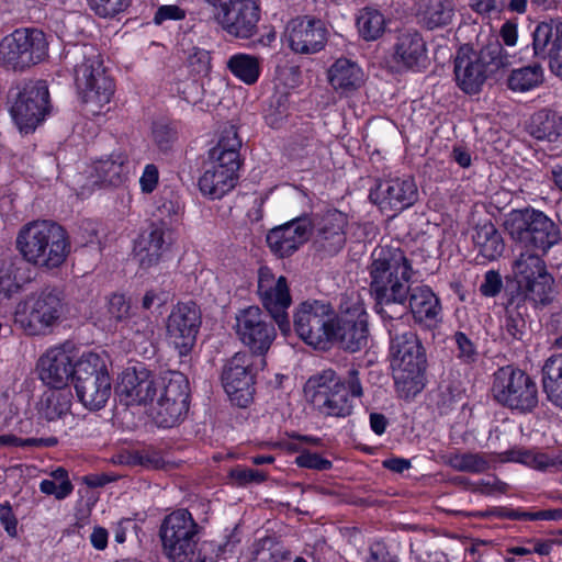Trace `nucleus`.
I'll list each match as a JSON object with an SVG mask.
<instances>
[{
  "instance_id": "1",
  "label": "nucleus",
  "mask_w": 562,
  "mask_h": 562,
  "mask_svg": "<svg viewBox=\"0 0 562 562\" xmlns=\"http://www.w3.org/2000/svg\"><path fill=\"white\" fill-rule=\"evenodd\" d=\"M116 394L125 405H149V412L160 427H172L189 407V382L176 371L153 374L144 367L124 370Z\"/></svg>"
},
{
  "instance_id": "2",
  "label": "nucleus",
  "mask_w": 562,
  "mask_h": 562,
  "mask_svg": "<svg viewBox=\"0 0 562 562\" xmlns=\"http://www.w3.org/2000/svg\"><path fill=\"white\" fill-rule=\"evenodd\" d=\"M387 330L391 337L392 370L396 391L402 397L418 394L423 384L426 358L416 334L401 319L392 321Z\"/></svg>"
},
{
  "instance_id": "3",
  "label": "nucleus",
  "mask_w": 562,
  "mask_h": 562,
  "mask_svg": "<svg viewBox=\"0 0 562 562\" xmlns=\"http://www.w3.org/2000/svg\"><path fill=\"white\" fill-rule=\"evenodd\" d=\"M304 394L318 414L344 418L353 409L350 396L360 397L363 391L356 370H350L347 379H341L334 370L327 369L306 381Z\"/></svg>"
},
{
  "instance_id": "4",
  "label": "nucleus",
  "mask_w": 562,
  "mask_h": 562,
  "mask_svg": "<svg viewBox=\"0 0 562 562\" xmlns=\"http://www.w3.org/2000/svg\"><path fill=\"white\" fill-rule=\"evenodd\" d=\"M71 54L77 60L75 85L85 111L101 114L114 94V83L105 71L101 55L90 44L76 45Z\"/></svg>"
},
{
  "instance_id": "5",
  "label": "nucleus",
  "mask_w": 562,
  "mask_h": 562,
  "mask_svg": "<svg viewBox=\"0 0 562 562\" xmlns=\"http://www.w3.org/2000/svg\"><path fill=\"white\" fill-rule=\"evenodd\" d=\"M370 286L379 305L405 302L412 267L400 248L379 246L371 254Z\"/></svg>"
},
{
  "instance_id": "6",
  "label": "nucleus",
  "mask_w": 562,
  "mask_h": 562,
  "mask_svg": "<svg viewBox=\"0 0 562 562\" xmlns=\"http://www.w3.org/2000/svg\"><path fill=\"white\" fill-rule=\"evenodd\" d=\"M16 247L27 262L43 269L60 267L70 252L66 231L52 221L24 226L16 237Z\"/></svg>"
},
{
  "instance_id": "7",
  "label": "nucleus",
  "mask_w": 562,
  "mask_h": 562,
  "mask_svg": "<svg viewBox=\"0 0 562 562\" xmlns=\"http://www.w3.org/2000/svg\"><path fill=\"white\" fill-rule=\"evenodd\" d=\"M514 58V55L503 48L496 36L488 37L479 53L463 45L458 49L454 59L457 85L465 93H476L490 75L512 66Z\"/></svg>"
},
{
  "instance_id": "8",
  "label": "nucleus",
  "mask_w": 562,
  "mask_h": 562,
  "mask_svg": "<svg viewBox=\"0 0 562 562\" xmlns=\"http://www.w3.org/2000/svg\"><path fill=\"white\" fill-rule=\"evenodd\" d=\"M512 241L524 251L546 255L560 240V231L543 212L526 207L512 210L503 223Z\"/></svg>"
},
{
  "instance_id": "9",
  "label": "nucleus",
  "mask_w": 562,
  "mask_h": 562,
  "mask_svg": "<svg viewBox=\"0 0 562 562\" xmlns=\"http://www.w3.org/2000/svg\"><path fill=\"white\" fill-rule=\"evenodd\" d=\"M65 304L55 289H43L20 301L14 311V322L27 335L45 336L60 323Z\"/></svg>"
},
{
  "instance_id": "10",
  "label": "nucleus",
  "mask_w": 562,
  "mask_h": 562,
  "mask_svg": "<svg viewBox=\"0 0 562 562\" xmlns=\"http://www.w3.org/2000/svg\"><path fill=\"white\" fill-rule=\"evenodd\" d=\"M75 390L87 409L99 411L105 406L112 390L105 358L94 352L82 353L77 360Z\"/></svg>"
},
{
  "instance_id": "11",
  "label": "nucleus",
  "mask_w": 562,
  "mask_h": 562,
  "mask_svg": "<svg viewBox=\"0 0 562 562\" xmlns=\"http://www.w3.org/2000/svg\"><path fill=\"white\" fill-rule=\"evenodd\" d=\"M512 273L517 291L525 300L541 305L551 301L554 278L539 254L520 251L513 261Z\"/></svg>"
},
{
  "instance_id": "12",
  "label": "nucleus",
  "mask_w": 562,
  "mask_h": 562,
  "mask_svg": "<svg viewBox=\"0 0 562 562\" xmlns=\"http://www.w3.org/2000/svg\"><path fill=\"white\" fill-rule=\"evenodd\" d=\"M48 38L38 29H18L0 41V63L13 69H25L48 56Z\"/></svg>"
},
{
  "instance_id": "13",
  "label": "nucleus",
  "mask_w": 562,
  "mask_h": 562,
  "mask_svg": "<svg viewBox=\"0 0 562 562\" xmlns=\"http://www.w3.org/2000/svg\"><path fill=\"white\" fill-rule=\"evenodd\" d=\"M492 393L498 403L519 413H529L538 405L536 382L512 366L503 367L494 373Z\"/></svg>"
},
{
  "instance_id": "14",
  "label": "nucleus",
  "mask_w": 562,
  "mask_h": 562,
  "mask_svg": "<svg viewBox=\"0 0 562 562\" xmlns=\"http://www.w3.org/2000/svg\"><path fill=\"white\" fill-rule=\"evenodd\" d=\"M198 525L186 509L168 515L159 530L162 552L171 562H191L195 555Z\"/></svg>"
},
{
  "instance_id": "15",
  "label": "nucleus",
  "mask_w": 562,
  "mask_h": 562,
  "mask_svg": "<svg viewBox=\"0 0 562 562\" xmlns=\"http://www.w3.org/2000/svg\"><path fill=\"white\" fill-rule=\"evenodd\" d=\"M214 9V20L228 35L247 40L260 21V0H206Z\"/></svg>"
},
{
  "instance_id": "16",
  "label": "nucleus",
  "mask_w": 562,
  "mask_h": 562,
  "mask_svg": "<svg viewBox=\"0 0 562 562\" xmlns=\"http://www.w3.org/2000/svg\"><path fill=\"white\" fill-rule=\"evenodd\" d=\"M239 167L238 153L220 146L210 150L203 175L199 179V188L210 199H221L236 183Z\"/></svg>"
},
{
  "instance_id": "17",
  "label": "nucleus",
  "mask_w": 562,
  "mask_h": 562,
  "mask_svg": "<svg viewBox=\"0 0 562 562\" xmlns=\"http://www.w3.org/2000/svg\"><path fill=\"white\" fill-rule=\"evenodd\" d=\"M333 321L335 313L331 306L322 301L303 302L294 314V327L300 338L319 349H325L330 341Z\"/></svg>"
},
{
  "instance_id": "18",
  "label": "nucleus",
  "mask_w": 562,
  "mask_h": 562,
  "mask_svg": "<svg viewBox=\"0 0 562 562\" xmlns=\"http://www.w3.org/2000/svg\"><path fill=\"white\" fill-rule=\"evenodd\" d=\"M234 329L239 340L258 356L266 355L277 337L273 324L258 306L239 310Z\"/></svg>"
},
{
  "instance_id": "19",
  "label": "nucleus",
  "mask_w": 562,
  "mask_h": 562,
  "mask_svg": "<svg viewBox=\"0 0 562 562\" xmlns=\"http://www.w3.org/2000/svg\"><path fill=\"white\" fill-rule=\"evenodd\" d=\"M49 92L45 82L26 83L11 108V115L22 133H32L48 113Z\"/></svg>"
},
{
  "instance_id": "20",
  "label": "nucleus",
  "mask_w": 562,
  "mask_h": 562,
  "mask_svg": "<svg viewBox=\"0 0 562 562\" xmlns=\"http://www.w3.org/2000/svg\"><path fill=\"white\" fill-rule=\"evenodd\" d=\"M259 299L274 319L282 333L290 330L288 308L292 303L286 279L276 277L268 267H261L258 271Z\"/></svg>"
},
{
  "instance_id": "21",
  "label": "nucleus",
  "mask_w": 562,
  "mask_h": 562,
  "mask_svg": "<svg viewBox=\"0 0 562 562\" xmlns=\"http://www.w3.org/2000/svg\"><path fill=\"white\" fill-rule=\"evenodd\" d=\"M252 357L246 352H236L223 368V387L229 400L239 407H246L252 400Z\"/></svg>"
},
{
  "instance_id": "22",
  "label": "nucleus",
  "mask_w": 562,
  "mask_h": 562,
  "mask_svg": "<svg viewBox=\"0 0 562 562\" xmlns=\"http://www.w3.org/2000/svg\"><path fill=\"white\" fill-rule=\"evenodd\" d=\"M201 326V312L192 303L177 304L167 321V337L180 356H187L195 345Z\"/></svg>"
},
{
  "instance_id": "23",
  "label": "nucleus",
  "mask_w": 562,
  "mask_h": 562,
  "mask_svg": "<svg viewBox=\"0 0 562 562\" xmlns=\"http://www.w3.org/2000/svg\"><path fill=\"white\" fill-rule=\"evenodd\" d=\"M75 347L70 342L49 348L37 362L40 379L53 389H63L69 379L76 378Z\"/></svg>"
},
{
  "instance_id": "24",
  "label": "nucleus",
  "mask_w": 562,
  "mask_h": 562,
  "mask_svg": "<svg viewBox=\"0 0 562 562\" xmlns=\"http://www.w3.org/2000/svg\"><path fill=\"white\" fill-rule=\"evenodd\" d=\"M369 198L382 212L397 213L418 200V189L412 177L390 178L379 181Z\"/></svg>"
},
{
  "instance_id": "25",
  "label": "nucleus",
  "mask_w": 562,
  "mask_h": 562,
  "mask_svg": "<svg viewBox=\"0 0 562 562\" xmlns=\"http://www.w3.org/2000/svg\"><path fill=\"white\" fill-rule=\"evenodd\" d=\"M285 40L296 54H315L326 43V29L321 20L302 16L291 20L285 29Z\"/></svg>"
},
{
  "instance_id": "26",
  "label": "nucleus",
  "mask_w": 562,
  "mask_h": 562,
  "mask_svg": "<svg viewBox=\"0 0 562 562\" xmlns=\"http://www.w3.org/2000/svg\"><path fill=\"white\" fill-rule=\"evenodd\" d=\"M311 231V221L307 217H297L270 229L267 243L278 257H289L308 240Z\"/></svg>"
},
{
  "instance_id": "27",
  "label": "nucleus",
  "mask_w": 562,
  "mask_h": 562,
  "mask_svg": "<svg viewBox=\"0 0 562 562\" xmlns=\"http://www.w3.org/2000/svg\"><path fill=\"white\" fill-rule=\"evenodd\" d=\"M427 61L426 43L415 30L397 34L391 54L390 67L395 70L419 69Z\"/></svg>"
},
{
  "instance_id": "28",
  "label": "nucleus",
  "mask_w": 562,
  "mask_h": 562,
  "mask_svg": "<svg viewBox=\"0 0 562 562\" xmlns=\"http://www.w3.org/2000/svg\"><path fill=\"white\" fill-rule=\"evenodd\" d=\"M347 223V217L341 212L334 211L324 215L315 227V248L327 255L341 250L346 244Z\"/></svg>"
},
{
  "instance_id": "29",
  "label": "nucleus",
  "mask_w": 562,
  "mask_h": 562,
  "mask_svg": "<svg viewBox=\"0 0 562 562\" xmlns=\"http://www.w3.org/2000/svg\"><path fill=\"white\" fill-rule=\"evenodd\" d=\"M331 340L340 342L346 350L355 352L367 342V321L363 313L348 312L342 315H335L331 323Z\"/></svg>"
},
{
  "instance_id": "30",
  "label": "nucleus",
  "mask_w": 562,
  "mask_h": 562,
  "mask_svg": "<svg viewBox=\"0 0 562 562\" xmlns=\"http://www.w3.org/2000/svg\"><path fill=\"white\" fill-rule=\"evenodd\" d=\"M131 172V161L122 149H115L110 155L95 160L91 166L94 181L105 186H120L127 180Z\"/></svg>"
},
{
  "instance_id": "31",
  "label": "nucleus",
  "mask_w": 562,
  "mask_h": 562,
  "mask_svg": "<svg viewBox=\"0 0 562 562\" xmlns=\"http://www.w3.org/2000/svg\"><path fill=\"white\" fill-rule=\"evenodd\" d=\"M330 87L339 94L347 95L358 90L364 82L361 67L348 58H338L327 70Z\"/></svg>"
},
{
  "instance_id": "32",
  "label": "nucleus",
  "mask_w": 562,
  "mask_h": 562,
  "mask_svg": "<svg viewBox=\"0 0 562 562\" xmlns=\"http://www.w3.org/2000/svg\"><path fill=\"white\" fill-rule=\"evenodd\" d=\"M409 308L415 321L428 327L440 321L441 306L429 286L417 285L411 290Z\"/></svg>"
},
{
  "instance_id": "33",
  "label": "nucleus",
  "mask_w": 562,
  "mask_h": 562,
  "mask_svg": "<svg viewBox=\"0 0 562 562\" xmlns=\"http://www.w3.org/2000/svg\"><path fill=\"white\" fill-rule=\"evenodd\" d=\"M165 235V227L155 225L147 235L140 236L136 241L134 255L139 269L148 271L159 263L166 244Z\"/></svg>"
},
{
  "instance_id": "34",
  "label": "nucleus",
  "mask_w": 562,
  "mask_h": 562,
  "mask_svg": "<svg viewBox=\"0 0 562 562\" xmlns=\"http://www.w3.org/2000/svg\"><path fill=\"white\" fill-rule=\"evenodd\" d=\"M473 243L479 256L488 261L501 257L505 249L501 233L491 222H484L475 226Z\"/></svg>"
},
{
  "instance_id": "35",
  "label": "nucleus",
  "mask_w": 562,
  "mask_h": 562,
  "mask_svg": "<svg viewBox=\"0 0 562 562\" xmlns=\"http://www.w3.org/2000/svg\"><path fill=\"white\" fill-rule=\"evenodd\" d=\"M529 133L539 140L561 143L562 115L550 110H541L535 113L530 121Z\"/></svg>"
},
{
  "instance_id": "36",
  "label": "nucleus",
  "mask_w": 562,
  "mask_h": 562,
  "mask_svg": "<svg viewBox=\"0 0 562 562\" xmlns=\"http://www.w3.org/2000/svg\"><path fill=\"white\" fill-rule=\"evenodd\" d=\"M541 382L547 400L554 407L562 409V355L546 360Z\"/></svg>"
},
{
  "instance_id": "37",
  "label": "nucleus",
  "mask_w": 562,
  "mask_h": 562,
  "mask_svg": "<svg viewBox=\"0 0 562 562\" xmlns=\"http://www.w3.org/2000/svg\"><path fill=\"white\" fill-rule=\"evenodd\" d=\"M227 68L238 80L245 85H255L261 74V60L259 57L237 53L232 55L227 60Z\"/></svg>"
},
{
  "instance_id": "38",
  "label": "nucleus",
  "mask_w": 562,
  "mask_h": 562,
  "mask_svg": "<svg viewBox=\"0 0 562 562\" xmlns=\"http://www.w3.org/2000/svg\"><path fill=\"white\" fill-rule=\"evenodd\" d=\"M71 393L69 390L56 389L44 393L38 412L47 420L63 418L70 411Z\"/></svg>"
},
{
  "instance_id": "39",
  "label": "nucleus",
  "mask_w": 562,
  "mask_h": 562,
  "mask_svg": "<svg viewBox=\"0 0 562 562\" xmlns=\"http://www.w3.org/2000/svg\"><path fill=\"white\" fill-rule=\"evenodd\" d=\"M419 15L424 25L432 30L451 23L454 9L449 0H426Z\"/></svg>"
},
{
  "instance_id": "40",
  "label": "nucleus",
  "mask_w": 562,
  "mask_h": 562,
  "mask_svg": "<svg viewBox=\"0 0 562 562\" xmlns=\"http://www.w3.org/2000/svg\"><path fill=\"white\" fill-rule=\"evenodd\" d=\"M26 268L21 261H5L0 266V299L10 297L29 281Z\"/></svg>"
},
{
  "instance_id": "41",
  "label": "nucleus",
  "mask_w": 562,
  "mask_h": 562,
  "mask_svg": "<svg viewBox=\"0 0 562 562\" xmlns=\"http://www.w3.org/2000/svg\"><path fill=\"white\" fill-rule=\"evenodd\" d=\"M357 29L364 41H375L383 35L386 29L384 14L372 7L361 9L357 14Z\"/></svg>"
},
{
  "instance_id": "42",
  "label": "nucleus",
  "mask_w": 562,
  "mask_h": 562,
  "mask_svg": "<svg viewBox=\"0 0 562 562\" xmlns=\"http://www.w3.org/2000/svg\"><path fill=\"white\" fill-rule=\"evenodd\" d=\"M509 460L522 463L539 471L550 469L562 471V454H548L530 450H518L512 452Z\"/></svg>"
},
{
  "instance_id": "43",
  "label": "nucleus",
  "mask_w": 562,
  "mask_h": 562,
  "mask_svg": "<svg viewBox=\"0 0 562 562\" xmlns=\"http://www.w3.org/2000/svg\"><path fill=\"white\" fill-rule=\"evenodd\" d=\"M543 79L542 68L538 65L514 70L508 78V87L514 91H528Z\"/></svg>"
},
{
  "instance_id": "44",
  "label": "nucleus",
  "mask_w": 562,
  "mask_h": 562,
  "mask_svg": "<svg viewBox=\"0 0 562 562\" xmlns=\"http://www.w3.org/2000/svg\"><path fill=\"white\" fill-rule=\"evenodd\" d=\"M155 333V326L149 317L139 316L128 323L127 337L134 348L139 352H146L145 344L151 341Z\"/></svg>"
},
{
  "instance_id": "45",
  "label": "nucleus",
  "mask_w": 562,
  "mask_h": 562,
  "mask_svg": "<svg viewBox=\"0 0 562 562\" xmlns=\"http://www.w3.org/2000/svg\"><path fill=\"white\" fill-rule=\"evenodd\" d=\"M447 463L461 472L480 473L488 468V461L479 453L457 452L448 457Z\"/></svg>"
},
{
  "instance_id": "46",
  "label": "nucleus",
  "mask_w": 562,
  "mask_h": 562,
  "mask_svg": "<svg viewBox=\"0 0 562 562\" xmlns=\"http://www.w3.org/2000/svg\"><path fill=\"white\" fill-rule=\"evenodd\" d=\"M561 25H557L555 27L550 23L542 22L538 24L532 33L533 37V52L536 56H544L547 53V47L549 43L557 38V29Z\"/></svg>"
},
{
  "instance_id": "47",
  "label": "nucleus",
  "mask_w": 562,
  "mask_h": 562,
  "mask_svg": "<svg viewBox=\"0 0 562 562\" xmlns=\"http://www.w3.org/2000/svg\"><path fill=\"white\" fill-rule=\"evenodd\" d=\"M131 0H89L90 8L100 16L110 18L124 11Z\"/></svg>"
},
{
  "instance_id": "48",
  "label": "nucleus",
  "mask_w": 562,
  "mask_h": 562,
  "mask_svg": "<svg viewBox=\"0 0 562 562\" xmlns=\"http://www.w3.org/2000/svg\"><path fill=\"white\" fill-rule=\"evenodd\" d=\"M235 484L244 486L250 483H262L267 480V473L259 470L237 467L229 473Z\"/></svg>"
},
{
  "instance_id": "49",
  "label": "nucleus",
  "mask_w": 562,
  "mask_h": 562,
  "mask_svg": "<svg viewBox=\"0 0 562 562\" xmlns=\"http://www.w3.org/2000/svg\"><path fill=\"white\" fill-rule=\"evenodd\" d=\"M71 482L58 483L53 480H43L40 483V491L46 495H53L56 499H65L72 493Z\"/></svg>"
},
{
  "instance_id": "50",
  "label": "nucleus",
  "mask_w": 562,
  "mask_h": 562,
  "mask_svg": "<svg viewBox=\"0 0 562 562\" xmlns=\"http://www.w3.org/2000/svg\"><path fill=\"white\" fill-rule=\"evenodd\" d=\"M296 464L301 468H308L315 470H328L331 468V462L327 459L322 458L317 453L310 451L302 452L296 457Z\"/></svg>"
},
{
  "instance_id": "51",
  "label": "nucleus",
  "mask_w": 562,
  "mask_h": 562,
  "mask_svg": "<svg viewBox=\"0 0 562 562\" xmlns=\"http://www.w3.org/2000/svg\"><path fill=\"white\" fill-rule=\"evenodd\" d=\"M288 116V108L285 102L279 98L276 104L271 103L270 108L266 111L265 120L267 124L273 128H278L285 117Z\"/></svg>"
},
{
  "instance_id": "52",
  "label": "nucleus",
  "mask_w": 562,
  "mask_h": 562,
  "mask_svg": "<svg viewBox=\"0 0 562 562\" xmlns=\"http://www.w3.org/2000/svg\"><path fill=\"white\" fill-rule=\"evenodd\" d=\"M454 340L458 347V358L464 362H474L476 360V350L473 342L465 336V334L459 331L454 335Z\"/></svg>"
},
{
  "instance_id": "53",
  "label": "nucleus",
  "mask_w": 562,
  "mask_h": 562,
  "mask_svg": "<svg viewBox=\"0 0 562 562\" xmlns=\"http://www.w3.org/2000/svg\"><path fill=\"white\" fill-rule=\"evenodd\" d=\"M130 304L123 294H113L108 301V313L111 318L122 321L128 314Z\"/></svg>"
},
{
  "instance_id": "54",
  "label": "nucleus",
  "mask_w": 562,
  "mask_h": 562,
  "mask_svg": "<svg viewBox=\"0 0 562 562\" xmlns=\"http://www.w3.org/2000/svg\"><path fill=\"white\" fill-rule=\"evenodd\" d=\"M550 68L558 77L562 78V24L557 29V38L552 42Z\"/></svg>"
},
{
  "instance_id": "55",
  "label": "nucleus",
  "mask_w": 562,
  "mask_h": 562,
  "mask_svg": "<svg viewBox=\"0 0 562 562\" xmlns=\"http://www.w3.org/2000/svg\"><path fill=\"white\" fill-rule=\"evenodd\" d=\"M211 57L209 52L201 48H193L188 58L189 67L196 74L207 72L210 68Z\"/></svg>"
},
{
  "instance_id": "56",
  "label": "nucleus",
  "mask_w": 562,
  "mask_h": 562,
  "mask_svg": "<svg viewBox=\"0 0 562 562\" xmlns=\"http://www.w3.org/2000/svg\"><path fill=\"white\" fill-rule=\"evenodd\" d=\"M158 180H159L158 168L153 164L146 165L143 170V173L139 178V186H140L142 191L145 193L153 192L158 184Z\"/></svg>"
},
{
  "instance_id": "57",
  "label": "nucleus",
  "mask_w": 562,
  "mask_h": 562,
  "mask_svg": "<svg viewBox=\"0 0 562 562\" xmlns=\"http://www.w3.org/2000/svg\"><path fill=\"white\" fill-rule=\"evenodd\" d=\"M184 16V11L180 9L178 5H161L157 9L155 13L154 22L159 25L168 20H182Z\"/></svg>"
},
{
  "instance_id": "58",
  "label": "nucleus",
  "mask_w": 562,
  "mask_h": 562,
  "mask_svg": "<svg viewBox=\"0 0 562 562\" xmlns=\"http://www.w3.org/2000/svg\"><path fill=\"white\" fill-rule=\"evenodd\" d=\"M508 315L505 318L504 327L507 335L513 339H519L525 329V321L520 314L513 315L507 310Z\"/></svg>"
},
{
  "instance_id": "59",
  "label": "nucleus",
  "mask_w": 562,
  "mask_h": 562,
  "mask_svg": "<svg viewBox=\"0 0 562 562\" xmlns=\"http://www.w3.org/2000/svg\"><path fill=\"white\" fill-rule=\"evenodd\" d=\"M502 288V280L497 272L487 271L484 281L480 286V291L485 296H495Z\"/></svg>"
},
{
  "instance_id": "60",
  "label": "nucleus",
  "mask_w": 562,
  "mask_h": 562,
  "mask_svg": "<svg viewBox=\"0 0 562 562\" xmlns=\"http://www.w3.org/2000/svg\"><path fill=\"white\" fill-rule=\"evenodd\" d=\"M153 138L158 148L165 151L173 139V133L167 125L157 124L153 128Z\"/></svg>"
},
{
  "instance_id": "61",
  "label": "nucleus",
  "mask_w": 562,
  "mask_h": 562,
  "mask_svg": "<svg viewBox=\"0 0 562 562\" xmlns=\"http://www.w3.org/2000/svg\"><path fill=\"white\" fill-rule=\"evenodd\" d=\"M0 522L10 537L18 535V520L8 504H0Z\"/></svg>"
},
{
  "instance_id": "62",
  "label": "nucleus",
  "mask_w": 562,
  "mask_h": 562,
  "mask_svg": "<svg viewBox=\"0 0 562 562\" xmlns=\"http://www.w3.org/2000/svg\"><path fill=\"white\" fill-rule=\"evenodd\" d=\"M366 562H395L386 546L374 542L370 546Z\"/></svg>"
},
{
  "instance_id": "63",
  "label": "nucleus",
  "mask_w": 562,
  "mask_h": 562,
  "mask_svg": "<svg viewBox=\"0 0 562 562\" xmlns=\"http://www.w3.org/2000/svg\"><path fill=\"white\" fill-rule=\"evenodd\" d=\"M508 485L497 477L483 479L477 483V490L486 495H494L497 493H505Z\"/></svg>"
},
{
  "instance_id": "64",
  "label": "nucleus",
  "mask_w": 562,
  "mask_h": 562,
  "mask_svg": "<svg viewBox=\"0 0 562 562\" xmlns=\"http://www.w3.org/2000/svg\"><path fill=\"white\" fill-rule=\"evenodd\" d=\"M90 543L95 550H104L108 546L109 532L105 528L95 526L93 527L90 536Z\"/></svg>"
}]
</instances>
